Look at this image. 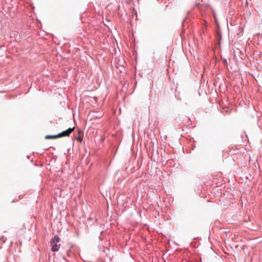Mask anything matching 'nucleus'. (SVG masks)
Wrapping results in <instances>:
<instances>
[{
    "instance_id": "obj_4",
    "label": "nucleus",
    "mask_w": 262,
    "mask_h": 262,
    "mask_svg": "<svg viewBox=\"0 0 262 262\" xmlns=\"http://www.w3.org/2000/svg\"><path fill=\"white\" fill-rule=\"evenodd\" d=\"M77 140H80V138H78Z\"/></svg>"
},
{
    "instance_id": "obj_3",
    "label": "nucleus",
    "mask_w": 262,
    "mask_h": 262,
    "mask_svg": "<svg viewBox=\"0 0 262 262\" xmlns=\"http://www.w3.org/2000/svg\"><path fill=\"white\" fill-rule=\"evenodd\" d=\"M59 138L58 134L56 135H47L45 136L46 139H54Z\"/></svg>"
},
{
    "instance_id": "obj_2",
    "label": "nucleus",
    "mask_w": 262,
    "mask_h": 262,
    "mask_svg": "<svg viewBox=\"0 0 262 262\" xmlns=\"http://www.w3.org/2000/svg\"><path fill=\"white\" fill-rule=\"evenodd\" d=\"M74 127L69 128L67 130L58 134V136L59 138L62 137H69L72 132L74 130Z\"/></svg>"
},
{
    "instance_id": "obj_1",
    "label": "nucleus",
    "mask_w": 262,
    "mask_h": 262,
    "mask_svg": "<svg viewBox=\"0 0 262 262\" xmlns=\"http://www.w3.org/2000/svg\"><path fill=\"white\" fill-rule=\"evenodd\" d=\"M60 238L58 236H55L54 238L51 241V244L52 246L51 250L53 252L57 251L60 247V244H58L60 242Z\"/></svg>"
}]
</instances>
